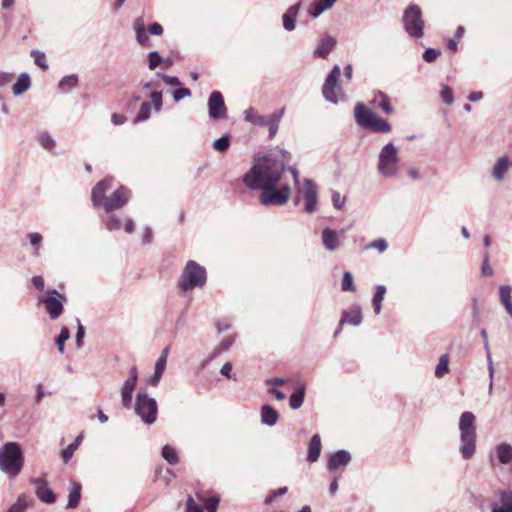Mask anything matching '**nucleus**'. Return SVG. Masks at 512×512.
Returning a JSON list of instances; mask_svg holds the SVG:
<instances>
[{"mask_svg": "<svg viewBox=\"0 0 512 512\" xmlns=\"http://www.w3.org/2000/svg\"><path fill=\"white\" fill-rule=\"evenodd\" d=\"M234 343V337H228L226 339H224L213 351L212 355H211V359L220 355L221 353L223 352H226L230 349V347L233 345Z\"/></svg>", "mask_w": 512, "mask_h": 512, "instance_id": "49530a36", "label": "nucleus"}, {"mask_svg": "<svg viewBox=\"0 0 512 512\" xmlns=\"http://www.w3.org/2000/svg\"><path fill=\"white\" fill-rule=\"evenodd\" d=\"M460 444L459 451L464 460L471 459L476 453L477 433L475 416L472 412L465 411L459 419Z\"/></svg>", "mask_w": 512, "mask_h": 512, "instance_id": "f03ea898", "label": "nucleus"}, {"mask_svg": "<svg viewBox=\"0 0 512 512\" xmlns=\"http://www.w3.org/2000/svg\"><path fill=\"white\" fill-rule=\"evenodd\" d=\"M341 289L343 291H355V285L353 282L352 274L348 271H346L343 275L342 283H341Z\"/></svg>", "mask_w": 512, "mask_h": 512, "instance_id": "8fccbe9b", "label": "nucleus"}, {"mask_svg": "<svg viewBox=\"0 0 512 512\" xmlns=\"http://www.w3.org/2000/svg\"><path fill=\"white\" fill-rule=\"evenodd\" d=\"M162 62H164V59L157 51H152L148 54V67L150 70L156 69Z\"/></svg>", "mask_w": 512, "mask_h": 512, "instance_id": "09e8293b", "label": "nucleus"}, {"mask_svg": "<svg viewBox=\"0 0 512 512\" xmlns=\"http://www.w3.org/2000/svg\"><path fill=\"white\" fill-rule=\"evenodd\" d=\"M79 84V77L76 74L64 76L58 83V88L63 93H69Z\"/></svg>", "mask_w": 512, "mask_h": 512, "instance_id": "2f4dec72", "label": "nucleus"}, {"mask_svg": "<svg viewBox=\"0 0 512 512\" xmlns=\"http://www.w3.org/2000/svg\"><path fill=\"white\" fill-rule=\"evenodd\" d=\"M28 238L30 240V243L34 247H39L42 242V236L40 233L33 232L28 234Z\"/></svg>", "mask_w": 512, "mask_h": 512, "instance_id": "0e129e2a", "label": "nucleus"}, {"mask_svg": "<svg viewBox=\"0 0 512 512\" xmlns=\"http://www.w3.org/2000/svg\"><path fill=\"white\" fill-rule=\"evenodd\" d=\"M151 107V103L143 102L134 119V122L138 123L148 120L151 114Z\"/></svg>", "mask_w": 512, "mask_h": 512, "instance_id": "37998d69", "label": "nucleus"}, {"mask_svg": "<svg viewBox=\"0 0 512 512\" xmlns=\"http://www.w3.org/2000/svg\"><path fill=\"white\" fill-rule=\"evenodd\" d=\"M148 32L152 35L160 36L163 33V27L159 23L154 22L148 26Z\"/></svg>", "mask_w": 512, "mask_h": 512, "instance_id": "69168bd1", "label": "nucleus"}, {"mask_svg": "<svg viewBox=\"0 0 512 512\" xmlns=\"http://www.w3.org/2000/svg\"><path fill=\"white\" fill-rule=\"evenodd\" d=\"M31 484L35 487L36 496L46 504H53L56 501L54 492L48 487L44 477L32 478Z\"/></svg>", "mask_w": 512, "mask_h": 512, "instance_id": "4468645a", "label": "nucleus"}, {"mask_svg": "<svg viewBox=\"0 0 512 512\" xmlns=\"http://www.w3.org/2000/svg\"><path fill=\"white\" fill-rule=\"evenodd\" d=\"M509 168V159L506 156L500 157L493 169H492V177L496 179L497 181H502L505 173L507 172Z\"/></svg>", "mask_w": 512, "mask_h": 512, "instance_id": "c756f323", "label": "nucleus"}, {"mask_svg": "<svg viewBox=\"0 0 512 512\" xmlns=\"http://www.w3.org/2000/svg\"><path fill=\"white\" fill-rule=\"evenodd\" d=\"M70 338V331L66 326L61 328L60 334L56 337L55 343L60 353L64 352L65 342Z\"/></svg>", "mask_w": 512, "mask_h": 512, "instance_id": "c03bdc74", "label": "nucleus"}, {"mask_svg": "<svg viewBox=\"0 0 512 512\" xmlns=\"http://www.w3.org/2000/svg\"><path fill=\"white\" fill-rule=\"evenodd\" d=\"M305 390H306L305 383L299 382L297 384L295 392L292 393L289 398V405H290L291 409L297 410L303 405L304 398H305Z\"/></svg>", "mask_w": 512, "mask_h": 512, "instance_id": "b1692460", "label": "nucleus"}, {"mask_svg": "<svg viewBox=\"0 0 512 512\" xmlns=\"http://www.w3.org/2000/svg\"><path fill=\"white\" fill-rule=\"evenodd\" d=\"M131 190L125 186H120L103 202V208L106 213H111L126 206L131 199Z\"/></svg>", "mask_w": 512, "mask_h": 512, "instance_id": "9b49d317", "label": "nucleus"}, {"mask_svg": "<svg viewBox=\"0 0 512 512\" xmlns=\"http://www.w3.org/2000/svg\"><path fill=\"white\" fill-rule=\"evenodd\" d=\"M220 498L218 496H212L204 499V506L207 512H216Z\"/></svg>", "mask_w": 512, "mask_h": 512, "instance_id": "5fc2aeb1", "label": "nucleus"}, {"mask_svg": "<svg viewBox=\"0 0 512 512\" xmlns=\"http://www.w3.org/2000/svg\"><path fill=\"white\" fill-rule=\"evenodd\" d=\"M332 202L335 208L341 209L344 205V199L341 197L340 193L335 191L332 194Z\"/></svg>", "mask_w": 512, "mask_h": 512, "instance_id": "774afa93", "label": "nucleus"}, {"mask_svg": "<svg viewBox=\"0 0 512 512\" xmlns=\"http://www.w3.org/2000/svg\"><path fill=\"white\" fill-rule=\"evenodd\" d=\"M362 311L360 306L355 305L351 307L349 310H345L342 312V317L340 319V326L343 324H350L353 326H359L362 323Z\"/></svg>", "mask_w": 512, "mask_h": 512, "instance_id": "6ab92c4d", "label": "nucleus"}, {"mask_svg": "<svg viewBox=\"0 0 512 512\" xmlns=\"http://www.w3.org/2000/svg\"><path fill=\"white\" fill-rule=\"evenodd\" d=\"M30 55L33 57L34 63L43 71H46L49 68L44 52L33 49L31 50Z\"/></svg>", "mask_w": 512, "mask_h": 512, "instance_id": "a19ab883", "label": "nucleus"}, {"mask_svg": "<svg viewBox=\"0 0 512 512\" xmlns=\"http://www.w3.org/2000/svg\"><path fill=\"white\" fill-rule=\"evenodd\" d=\"M371 104L374 107L382 109L386 114H392L394 112V108L390 104L389 97L381 91H377L374 94Z\"/></svg>", "mask_w": 512, "mask_h": 512, "instance_id": "5701e85b", "label": "nucleus"}, {"mask_svg": "<svg viewBox=\"0 0 512 512\" xmlns=\"http://www.w3.org/2000/svg\"><path fill=\"white\" fill-rule=\"evenodd\" d=\"M156 76L161 78L169 86H173V87L181 86V82H180L179 78L176 76L165 75L161 72H157Z\"/></svg>", "mask_w": 512, "mask_h": 512, "instance_id": "864d4df0", "label": "nucleus"}, {"mask_svg": "<svg viewBox=\"0 0 512 512\" xmlns=\"http://www.w3.org/2000/svg\"><path fill=\"white\" fill-rule=\"evenodd\" d=\"M48 294V296L41 297L40 301L45 305L46 311L50 318L55 320L62 314L63 305L64 302L67 301V298L65 295L59 293L55 289L48 291Z\"/></svg>", "mask_w": 512, "mask_h": 512, "instance_id": "9d476101", "label": "nucleus"}, {"mask_svg": "<svg viewBox=\"0 0 512 512\" xmlns=\"http://www.w3.org/2000/svg\"><path fill=\"white\" fill-rule=\"evenodd\" d=\"M498 496L499 504L493 503L491 512H512V491L500 490Z\"/></svg>", "mask_w": 512, "mask_h": 512, "instance_id": "aec40b11", "label": "nucleus"}, {"mask_svg": "<svg viewBox=\"0 0 512 512\" xmlns=\"http://www.w3.org/2000/svg\"><path fill=\"white\" fill-rule=\"evenodd\" d=\"M279 419L278 412L270 405H263L261 408V422L267 426H274Z\"/></svg>", "mask_w": 512, "mask_h": 512, "instance_id": "cd10ccee", "label": "nucleus"}, {"mask_svg": "<svg viewBox=\"0 0 512 512\" xmlns=\"http://www.w3.org/2000/svg\"><path fill=\"white\" fill-rule=\"evenodd\" d=\"M337 0H318L309 9V15L313 18L319 17L324 11L330 9Z\"/></svg>", "mask_w": 512, "mask_h": 512, "instance_id": "473e14b6", "label": "nucleus"}, {"mask_svg": "<svg viewBox=\"0 0 512 512\" xmlns=\"http://www.w3.org/2000/svg\"><path fill=\"white\" fill-rule=\"evenodd\" d=\"M190 96H191V91H190V89H188L186 87H180L179 89H177L173 92V98H174L175 102H179L182 99L190 97Z\"/></svg>", "mask_w": 512, "mask_h": 512, "instance_id": "052dcab7", "label": "nucleus"}, {"mask_svg": "<svg viewBox=\"0 0 512 512\" xmlns=\"http://www.w3.org/2000/svg\"><path fill=\"white\" fill-rule=\"evenodd\" d=\"M449 372V355L443 354L439 358V362L435 369V376L437 378L444 377Z\"/></svg>", "mask_w": 512, "mask_h": 512, "instance_id": "4c0bfd02", "label": "nucleus"}, {"mask_svg": "<svg viewBox=\"0 0 512 512\" xmlns=\"http://www.w3.org/2000/svg\"><path fill=\"white\" fill-rule=\"evenodd\" d=\"M82 440H83V435L80 434L75 438L73 443L68 445V447L62 451V459H63L64 463L69 462V460L72 458L74 452L78 449L79 445L81 444Z\"/></svg>", "mask_w": 512, "mask_h": 512, "instance_id": "c9c22d12", "label": "nucleus"}, {"mask_svg": "<svg viewBox=\"0 0 512 512\" xmlns=\"http://www.w3.org/2000/svg\"><path fill=\"white\" fill-rule=\"evenodd\" d=\"M150 98L153 104V107L157 113H159L163 106L162 92L161 91H152L150 94Z\"/></svg>", "mask_w": 512, "mask_h": 512, "instance_id": "603ef678", "label": "nucleus"}, {"mask_svg": "<svg viewBox=\"0 0 512 512\" xmlns=\"http://www.w3.org/2000/svg\"><path fill=\"white\" fill-rule=\"evenodd\" d=\"M127 121V117L123 114L113 113L111 115V122L113 125H122Z\"/></svg>", "mask_w": 512, "mask_h": 512, "instance_id": "338daca9", "label": "nucleus"}, {"mask_svg": "<svg viewBox=\"0 0 512 512\" xmlns=\"http://www.w3.org/2000/svg\"><path fill=\"white\" fill-rule=\"evenodd\" d=\"M285 113V108L274 111L267 118V124L265 126L269 129V138L273 139L278 131L279 123Z\"/></svg>", "mask_w": 512, "mask_h": 512, "instance_id": "4be33fe9", "label": "nucleus"}, {"mask_svg": "<svg viewBox=\"0 0 512 512\" xmlns=\"http://www.w3.org/2000/svg\"><path fill=\"white\" fill-rule=\"evenodd\" d=\"M387 247H388V244H387L386 240L383 238H379V239H376V240L370 242L369 244H367L365 246V249H367V250L377 249L380 253H383L384 251H386Z\"/></svg>", "mask_w": 512, "mask_h": 512, "instance_id": "3c124183", "label": "nucleus"}, {"mask_svg": "<svg viewBox=\"0 0 512 512\" xmlns=\"http://www.w3.org/2000/svg\"><path fill=\"white\" fill-rule=\"evenodd\" d=\"M135 413L145 424H153L158 414L156 400L144 392H138L135 399Z\"/></svg>", "mask_w": 512, "mask_h": 512, "instance_id": "1a4fd4ad", "label": "nucleus"}, {"mask_svg": "<svg viewBox=\"0 0 512 512\" xmlns=\"http://www.w3.org/2000/svg\"><path fill=\"white\" fill-rule=\"evenodd\" d=\"M290 153L281 150V156L274 154L256 155L252 166L243 175V184L251 191H260L258 201L265 207H280L285 205L291 196L288 183L282 182L285 171L292 174L295 188L305 200V211L311 214L317 209L318 188L309 178L303 180L300 186L299 171L289 166Z\"/></svg>", "mask_w": 512, "mask_h": 512, "instance_id": "f257e3e1", "label": "nucleus"}, {"mask_svg": "<svg viewBox=\"0 0 512 512\" xmlns=\"http://www.w3.org/2000/svg\"><path fill=\"white\" fill-rule=\"evenodd\" d=\"M301 8V1L291 5L282 15V26L285 31L291 32L296 27V19Z\"/></svg>", "mask_w": 512, "mask_h": 512, "instance_id": "dca6fc26", "label": "nucleus"}, {"mask_svg": "<svg viewBox=\"0 0 512 512\" xmlns=\"http://www.w3.org/2000/svg\"><path fill=\"white\" fill-rule=\"evenodd\" d=\"M138 371L136 366H132L129 370V377L121 387V402L125 408L132 406L133 391L137 385Z\"/></svg>", "mask_w": 512, "mask_h": 512, "instance_id": "ddd939ff", "label": "nucleus"}, {"mask_svg": "<svg viewBox=\"0 0 512 512\" xmlns=\"http://www.w3.org/2000/svg\"><path fill=\"white\" fill-rule=\"evenodd\" d=\"M161 455L171 465H176L179 461L177 451L170 445L162 447Z\"/></svg>", "mask_w": 512, "mask_h": 512, "instance_id": "58836bf2", "label": "nucleus"}, {"mask_svg": "<svg viewBox=\"0 0 512 512\" xmlns=\"http://www.w3.org/2000/svg\"><path fill=\"white\" fill-rule=\"evenodd\" d=\"M337 44L333 36L326 35L320 39L316 49L313 52L314 57L326 59Z\"/></svg>", "mask_w": 512, "mask_h": 512, "instance_id": "a211bd4d", "label": "nucleus"}, {"mask_svg": "<svg viewBox=\"0 0 512 512\" xmlns=\"http://www.w3.org/2000/svg\"><path fill=\"white\" fill-rule=\"evenodd\" d=\"M499 300L504 306L506 312L512 318V286L501 285L499 287Z\"/></svg>", "mask_w": 512, "mask_h": 512, "instance_id": "a878e982", "label": "nucleus"}, {"mask_svg": "<svg viewBox=\"0 0 512 512\" xmlns=\"http://www.w3.org/2000/svg\"><path fill=\"white\" fill-rule=\"evenodd\" d=\"M486 357H487L488 372H489V377H490L488 392H489V394H491L492 390H493V377H494V371H495L493 361H492L491 351H488V355H486Z\"/></svg>", "mask_w": 512, "mask_h": 512, "instance_id": "bf43d9fd", "label": "nucleus"}, {"mask_svg": "<svg viewBox=\"0 0 512 512\" xmlns=\"http://www.w3.org/2000/svg\"><path fill=\"white\" fill-rule=\"evenodd\" d=\"M38 141L42 148L48 151H53L56 146L54 138L46 131L41 132L38 137Z\"/></svg>", "mask_w": 512, "mask_h": 512, "instance_id": "ea45409f", "label": "nucleus"}, {"mask_svg": "<svg viewBox=\"0 0 512 512\" xmlns=\"http://www.w3.org/2000/svg\"><path fill=\"white\" fill-rule=\"evenodd\" d=\"M341 76V69L338 65H334L330 73L325 79L322 87V94L326 101L337 104L341 101H345V94L339 83Z\"/></svg>", "mask_w": 512, "mask_h": 512, "instance_id": "0eeeda50", "label": "nucleus"}, {"mask_svg": "<svg viewBox=\"0 0 512 512\" xmlns=\"http://www.w3.org/2000/svg\"><path fill=\"white\" fill-rule=\"evenodd\" d=\"M212 146L216 151L225 152L230 146V137L228 135H223L219 139L215 140Z\"/></svg>", "mask_w": 512, "mask_h": 512, "instance_id": "de8ad7c7", "label": "nucleus"}, {"mask_svg": "<svg viewBox=\"0 0 512 512\" xmlns=\"http://www.w3.org/2000/svg\"><path fill=\"white\" fill-rule=\"evenodd\" d=\"M321 453V438L318 434H314L308 445L307 460L309 462H316Z\"/></svg>", "mask_w": 512, "mask_h": 512, "instance_id": "bb28decb", "label": "nucleus"}, {"mask_svg": "<svg viewBox=\"0 0 512 512\" xmlns=\"http://www.w3.org/2000/svg\"><path fill=\"white\" fill-rule=\"evenodd\" d=\"M497 458L502 464H509L512 461V446L502 443L496 448Z\"/></svg>", "mask_w": 512, "mask_h": 512, "instance_id": "72a5a7b5", "label": "nucleus"}, {"mask_svg": "<svg viewBox=\"0 0 512 512\" xmlns=\"http://www.w3.org/2000/svg\"><path fill=\"white\" fill-rule=\"evenodd\" d=\"M403 24L405 31L410 37L419 39L423 36L424 20L422 18V10L416 4H410L404 11Z\"/></svg>", "mask_w": 512, "mask_h": 512, "instance_id": "6e6552de", "label": "nucleus"}, {"mask_svg": "<svg viewBox=\"0 0 512 512\" xmlns=\"http://www.w3.org/2000/svg\"><path fill=\"white\" fill-rule=\"evenodd\" d=\"M165 368H166V364L163 363L162 360L156 361L154 373L148 380V383L151 386L156 387L159 384V382L162 378V375L165 371Z\"/></svg>", "mask_w": 512, "mask_h": 512, "instance_id": "e433bc0d", "label": "nucleus"}, {"mask_svg": "<svg viewBox=\"0 0 512 512\" xmlns=\"http://www.w3.org/2000/svg\"><path fill=\"white\" fill-rule=\"evenodd\" d=\"M244 120L254 126L264 127L267 124L268 116L260 115L254 108L250 107L244 111Z\"/></svg>", "mask_w": 512, "mask_h": 512, "instance_id": "c85d7f7f", "label": "nucleus"}, {"mask_svg": "<svg viewBox=\"0 0 512 512\" xmlns=\"http://www.w3.org/2000/svg\"><path fill=\"white\" fill-rule=\"evenodd\" d=\"M386 294V287L384 285H377L375 287V293L372 299V305L374 308L375 314H379L382 309V301Z\"/></svg>", "mask_w": 512, "mask_h": 512, "instance_id": "f704fd0d", "label": "nucleus"}, {"mask_svg": "<svg viewBox=\"0 0 512 512\" xmlns=\"http://www.w3.org/2000/svg\"><path fill=\"white\" fill-rule=\"evenodd\" d=\"M351 461V455L346 450H338L330 455L327 463L329 471H335L340 467L347 466Z\"/></svg>", "mask_w": 512, "mask_h": 512, "instance_id": "f3484780", "label": "nucleus"}, {"mask_svg": "<svg viewBox=\"0 0 512 512\" xmlns=\"http://www.w3.org/2000/svg\"><path fill=\"white\" fill-rule=\"evenodd\" d=\"M208 114L213 120H223L227 118V107L221 92L215 90L211 92L208 98Z\"/></svg>", "mask_w": 512, "mask_h": 512, "instance_id": "f8f14e48", "label": "nucleus"}, {"mask_svg": "<svg viewBox=\"0 0 512 512\" xmlns=\"http://www.w3.org/2000/svg\"><path fill=\"white\" fill-rule=\"evenodd\" d=\"M81 490L82 486L80 483L76 481L70 482L67 508L73 509L79 505L81 500Z\"/></svg>", "mask_w": 512, "mask_h": 512, "instance_id": "393cba45", "label": "nucleus"}, {"mask_svg": "<svg viewBox=\"0 0 512 512\" xmlns=\"http://www.w3.org/2000/svg\"><path fill=\"white\" fill-rule=\"evenodd\" d=\"M440 54L441 52L439 50L428 48L424 51L422 57L427 63H432L438 58V56H440Z\"/></svg>", "mask_w": 512, "mask_h": 512, "instance_id": "4d7b16f0", "label": "nucleus"}, {"mask_svg": "<svg viewBox=\"0 0 512 512\" xmlns=\"http://www.w3.org/2000/svg\"><path fill=\"white\" fill-rule=\"evenodd\" d=\"M111 186L112 178H104L94 186L91 193V200L94 207H97L100 204L103 205V202L107 198L105 197L106 192L111 188Z\"/></svg>", "mask_w": 512, "mask_h": 512, "instance_id": "2eb2a0df", "label": "nucleus"}, {"mask_svg": "<svg viewBox=\"0 0 512 512\" xmlns=\"http://www.w3.org/2000/svg\"><path fill=\"white\" fill-rule=\"evenodd\" d=\"M186 512H203V509L189 496L186 501Z\"/></svg>", "mask_w": 512, "mask_h": 512, "instance_id": "e2e57ef3", "label": "nucleus"}, {"mask_svg": "<svg viewBox=\"0 0 512 512\" xmlns=\"http://www.w3.org/2000/svg\"><path fill=\"white\" fill-rule=\"evenodd\" d=\"M354 115L357 124L363 128L377 133H389L391 124L384 118L379 117L363 103H357L354 108Z\"/></svg>", "mask_w": 512, "mask_h": 512, "instance_id": "20e7f679", "label": "nucleus"}, {"mask_svg": "<svg viewBox=\"0 0 512 512\" xmlns=\"http://www.w3.org/2000/svg\"><path fill=\"white\" fill-rule=\"evenodd\" d=\"M104 219L105 228L108 231H116L119 230L122 226L121 221L118 216L115 214H110Z\"/></svg>", "mask_w": 512, "mask_h": 512, "instance_id": "79ce46f5", "label": "nucleus"}, {"mask_svg": "<svg viewBox=\"0 0 512 512\" xmlns=\"http://www.w3.org/2000/svg\"><path fill=\"white\" fill-rule=\"evenodd\" d=\"M399 153L393 143L384 145L378 156L377 170L384 177H393L399 169Z\"/></svg>", "mask_w": 512, "mask_h": 512, "instance_id": "423d86ee", "label": "nucleus"}, {"mask_svg": "<svg viewBox=\"0 0 512 512\" xmlns=\"http://www.w3.org/2000/svg\"><path fill=\"white\" fill-rule=\"evenodd\" d=\"M29 503L26 495L22 494L18 497L17 501L7 510V512H24Z\"/></svg>", "mask_w": 512, "mask_h": 512, "instance_id": "a18cd8bd", "label": "nucleus"}, {"mask_svg": "<svg viewBox=\"0 0 512 512\" xmlns=\"http://www.w3.org/2000/svg\"><path fill=\"white\" fill-rule=\"evenodd\" d=\"M24 465L21 447L16 442H7L0 447V470L9 477L19 475Z\"/></svg>", "mask_w": 512, "mask_h": 512, "instance_id": "7ed1b4c3", "label": "nucleus"}, {"mask_svg": "<svg viewBox=\"0 0 512 512\" xmlns=\"http://www.w3.org/2000/svg\"><path fill=\"white\" fill-rule=\"evenodd\" d=\"M31 86L30 76L23 72L19 75L17 81L14 83L12 87L13 94L15 96H19L26 92Z\"/></svg>", "mask_w": 512, "mask_h": 512, "instance_id": "7c9ffc66", "label": "nucleus"}, {"mask_svg": "<svg viewBox=\"0 0 512 512\" xmlns=\"http://www.w3.org/2000/svg\"><path fill=\"white\" fill-rule=\"evenodd\" d=\"M77 322H78V326H77V333H76L75 342H76L77 348H81L82 345H83V338L85 336V328L81 324L79 319H77Z\"/></svg>", "mask_w": 512, "mask_h": 512, "instance_id": "680f3d73", "label": "nucleus"}, {"mask_svg": "<svg viewBox=\"0 0 512 512\" xmlns=\"http://www.w3.org/2000/svg\"><path fill=\"white\" fill-rule=\"evenodd\" d=\"M441 98L442 101L447 105H451L454 102V95L452 89L449 86H443L441 90Z\"/></svg>", "mask_w": 512, "mask_h": 512, "instance_id": "6e6d98bb", "label": "nucleus"}, {"mask_svg": "<svg viewBox=\"0 0 512 512\" xmlns=\"http://www.w3.org/2000/svg\"><path fill=\"white\" fill-rule=\"evenodd\" d=\"M207 281V272L205 267L193 260H189L181 273L178 281V288L186 292L193 288H202Z\"/></svg>", "mask_w": 512, "mask_h": 512, "instance_id": "39448f33", "label": "nucleus"}, {"mask_svg": "<svg viewBox=\"0 0 512 512\" xmlns=\"http://www.w3.org/2000/svg\"><path fill=\"white\" fill-rule=\"evenodd\" d=\"M481 272L484 276H492L493 275V269L491 268V266L489 264V253L487 251L484 252V254H483Z\"/></svg>", "mask_w": 512, "mask_h": 512, "instance_id": "13d9d810", "label": "nucleus"}, {"mask_svg": "<svg viewBox=\"0 0 512 512\" xmlns=\"http://www.w3.org/2000/svg\"><path fill=\"white\" fill-rule=\"evenodd\" d=\"M322 243L327 250H336L340 245L338 233L328 227L324 228L322 230Z\"/></svg>", "mask_w": 512, "mask_h": 512, "instance_id": "412c9836", "label": "nucleus"}]
</instances>
